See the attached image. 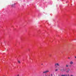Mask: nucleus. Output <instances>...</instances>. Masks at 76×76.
Instances as JSON below:
<instances>
[{"mask_svg": "<svg viewBox=\"0 0 76 76\" xmlns=\"http://www.w3.org/2000/svg\"><path fill=\"white\" fill-rule=\"evenodd\" d=\"M48 72H49V71L47 70L45 71H44L43 72V73L45 74V73H48Z\"/></svg>", "mask_w": 76, "mask_h": 76, "instance_id": "nucleus-1", "label": "nucleus"}, {"mask_svg": "<svg viewBox=\"0 0 76 76\" xmlns=\"http://www.w3.org/2000/svg\"><path fill=\"white\" fill-rule=\"evenodd\" d=\"M60 66V64H59L58 63L56 64H55V66Z\"/></svg>", "mask_w": 76, "mask_h": 76, "instance_id": "nucleus-2", "label": "nucleus"}, {"mask_svg": "<svg viewBox=\"0 0 76 76\" xmlns=\"http://www.w3.org/2000/svg\"><path fill=\"white\" fill-rule=\"evenodd\" d=\"M60 71H61V72H64L65 71V70H64V69L62 68L61 69Z\"/></svg>", "mask_w": 76, "mask_h": 76, "instance_id": "nucleus-3", "label": "nucleus"}, {"mask_svg": "<svg viewBox=\"0 0 76 76\" xmlns=\"http://www.w3.org/2000/svg\"><path fill=\"white\" fill-rule=\"evenodd\" d=\"M69 64L72 65V64H73V61H71L69 63Z\"/></svg>", "mask_w": 76, "mask_h": 76, "instance_id": "nucleus-4", "label": "nucleus"}, {"mask_svg": "<svg viewBox=\"0 0 76 76\" xmlns=\"http://www.w3.org/2000/svg\"><path fill=\"white\" fill-rule=\"evenodd\" d=\"M69 71H70V69H68V70L67 71H66V73H69Z\"/></svg>", "mask_w": 76, "mask_h": 76, "instance_id": "nucleus-5", "label": "nucleus"}, {"mask_svg": "<svg viewBox=\"0 0 76 76\" xmlns=\"http://www.w3.org/2000/svg\"><path fill=\"white\" fill-rule=\"evenodd\" d=\"M61 76H67V75H62Z\"/></svg>", "mask_w": 76, "mask_h": 76, "instance_id": "nucleus-6", "label": "nucleus"}, {"mask_svg": "<svg viewBox=\"0 0 76 76\" xmlns=\"http://www.w3.org/2000/svg\"><path fill=\"white\" fill-rule=\"evenodd\" d=\"M66 67H69V65L68 64H66Z\"/></svg>", "mask_w": 76, "mask_h": 76, "instance_id": "nucleus-7", "label": "nucleus"}, {"mask_svg": "<svg viewBox=\"0 0 76 76\" xmlns=\"http://www.w3.org/2000/svg\"><path fill=\"white\" fill-rule=\"evenodd\" d=\"M18 62L19 63H20V61H18Z\"/></svg>", "mask_w": 76, "mask_h": 76, "instance_id": "nucleus-8", "label": "nucleus"}, {"mask_svg": "<svg viewBox=\"0 0 76 76\" xmlns=\"http://www.w3.org/2000/svg\"><path fill=\"white\" fill-rule=\"evenodd\" d=\"M58 71V69H56L55 70V72H57Z\"/></svg>", "mask_w": 76, "mask_h": 76, "instance_id": "nucleus-9", "label": "nucleus"}, {"mask_svg": "<svg viewBox=\"0 0 76 76\" xmlns=\"http://www.w3.org/2000/svg\"><path fill=\"white\" fill-rule=\"evenodd\" d=\"M69 67H72V65H69Z\"/></svg>", "mask_w": 76, "mask_h": 76, "instance_id": "nucleus-10", "label": "nucleus"}, {"mask_svg": "<svg viewBox=\"0 0 76 76\" xmlns=\"http://www.w3.org/2000/svg\"><path fill=\"white\" fill-rule=\"evenodd\" d=\"M51 76H53V75H52V74H51Z\"/></svg>", "mask_w": 76, "mask_h": 76, "instance_id": "nucleus-11", "label": "nucleus"}, {"mask_svg": "<svg viewBox=\"0 0 76 76\" xmlns=\"http://www.w3.org/2000/svg\"><path fill=\"white\" fill-rule=\"evenodd\" d=\"M75 58H76V56H75Z\"/></svg>", "mask_w": 76, "mask_h": 76, "instance_id": "nucleus-12", "label": "nucleus"}, {"mask_svg": "<svg viewBox=\"0 0 76 76\" xmlns=\"http://www.w3.org/2000/svg\"><path fill=\"white\" fill-rule=\"evenodd\" d=\"M68 76H70V75H69V74H68Z\"/></svg>", "mask_w": 76, "mask_h": 76, "instance_id": "nucleus-13", "label": "nucleus"}, {"mask_svg": "<svg viewBox=\"0 0 76 76\" xmlns=\"http://www.w3.org/2000/svg\"><path fill=\"white\" fill-rule=\"evenodd\" d=\"M69 58V59H70V58L69 57V58Z\"/></svg>", "mask_w": 76, "mask_h": 76, "instance_id": "nucleus-14", "label": "nucleus"}, {"mask_svg": "<svg viewBox=\"0 0 76 76\" xmlns=\"http://www.w3.org/2000/svg\"><path fill=\"white\" fill-rule=\"evenodd\" d=\"M42 65H43V64H41Z\"/></svg>", "mask_w": 76, "mask_h": 76, "instance_id": "nucleus-15", "label": "nucleus"}, {"mask_svg": "<svg viewBox=\"0 0 76 76\" xmlns=\"http://www.w3.org/2000/svg\"><path fill=\"white\" fill-rule=\"evenodd\" d=\"M4 76H5L4 75Z\"/></svg>", "mask_w": 76, "mask_h": 76, "instance_id": "nucleus-16", "label": "nucleus"}]
</instances>
